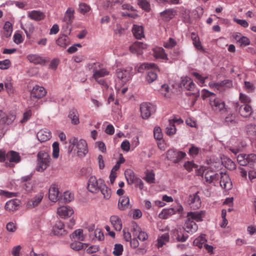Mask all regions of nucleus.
<instances>
[{
  "mask_svg": "<svg viewBox=\"0 0 256 256\" xmlns=\"http://www.w3.org/2000/svg\"><path fill=\"white\" fill-rule=\"evenodd\" d=\"M87 68L93 72L92 78L100 84L104 85L106 82L101 78L108 76L110 71L103 67L102 65L98 62H90L87 64Z\"/></svg>",
  "mask_w": 256,
  "mask_h": 256,
  "instance_id": "nucleus-1",
  "label": "nucleus"
},
{
  "mask_svg": "<svg viewBox=\"0 0 256 256\" xmlns=\"http://www.w3.org/2000/svg\"><path fill=\"white\" fill-rule=\"evenodd\" d=\"M70 144L68 152H71L76 146L74 150L76 151L78 156L80 158L84 157L88 152L87 143L84 140H78V138H72L70 140Z\"/></svg>",
  "mask_w": 256,
  "mask_h": 256,
  "instance_id": "nucleus-2",
  "label": "nucleus"
},
{
  "mask_svg": "<svg viewBox=\"0 0 256 256\" xmlns=\"http://www.w3.org/2000/svg\"><path fill=\"white\" fill-rule=\"evenodd\" d=\"M146 69H152L148 72L146 77V80L149 83H151L157 78L156 72L159 71V70L154 63H143L138 68V72H142L143 70Z\"/></svg>",
  "mask_w": 256,
  "mask_h": 256,
  "instance_id": "nucleus-3",
  "label": "nucleus"
},
{
  "mask_svg": "<svg viewBox=\"0 0 256 256\" xmlns=\"http://www.w3.org/2000/svg\"><path fill=\"white\" fill-rule=\"evenodd\" d=\"M50 159V155L47 152H40L38 154L36 170L40 172L44 171L49 166Z\"/></svg>",
  "mask_w": 256,
  "mask_h": 256,
  "instance_id": "nucleus-4",
  "label": "nucleus"
},
{
  "mask_svg": "<svg viewBox=\"0 0 256 256\" xmlns=\"http://www.w3.org/2000/svg\"><path fill=\"white\" fill-rule=\"evenodd\" d=\"M104 182L102 180H97L94 176H91L88 182V189L92 193H97Z\"/></svg>",
  "mask_w": 256,
  "mask_h": 256,
  "instance_id": "nucleus-5",
  "label": "nucleus"
},
{
  "mask_svg": "<svg viewBox=\"0 0 256 256\" xmlns=\"http://www.w3.org/2000/svg\"><path fill=\"white\" fill-rule=\"evenodd\" d=\"M140 110L142 118L147 119L156 111L154 105L150 103L144 102L140 105Z\"/></svg>",
  "mask_w": 256,
  "mask_h": 256,
  "instance_id": "nucleus-6",
  "label": "nucleus"
},
{
  "mask_svg": "<svg viewBox=\"0 0 256 256\" xmlns=\"http://www.w3.org/2000/svg\"><path fill=\"white\" fill-rule=\"evenodd\" d=\"M186 156V153L175 150H170L166 152V158L174 163H178Z\"/></svg>",
  "mask_w": 256,
  "mask_h": 256,
  "instance_id": "nucleus-7",
  "label": "nucleus"
},
{
  "mask_svg": "<svg viewBox=\"0 0 256 256\" xmlns=\"http://www.w3.org/2000/svg\"><path fill=\"white\" fill-rule=\"evenodd\" d=\"M132 68L128 67L126 69L118 68L116 71V75L118 78L120 79L122 82H126L132 76Z\"/></svg>",
  "mask_w": 256,
  "mask_h": 256,
  "instance_id": "nucleus-8",
  "label": "nucleus"
},
{
  "mask_svg": "<svg viewBox=\"0 0 256 256\" xmlns=\"http://www.w3.org/2000/svg\"><path fill=\"white\" fill-rule=\"evenodd\" d=\"M220 184L221 187L228 190L232 188V182L229 177V176L226 173L220 172Z\"/></svg>",
  "mask_w": 256,
  "mask_h": 256,
  "instance_id": "nucleus-9",
  "label": "nucleus"
},
{
  "mask_svg": "<svg viewBox=\"0 0 256 256\" xmlns=\"http://www.w3.org/2000/svg\"><path fill=\"white\" fill-rule=\"evenodd\" d=\"M236 110L240 116L245 118L250 117L252 112V109L250 104H246L240 106L238 104H236Z\"/></svg>",
  "mask_w": 256,
  "mask_h": 256,
  "instance_id": "nucleus-10",
  "label": "nucleus"
},
{
  "mask_svg": "<svg viewBox=\"0 0 256 256\" xmlns=\"http://www.w3.org/2000/svg\"><path fill=\"white\" fill-rule=\"evenodd\" d=\"M220 173H216L212 170H208L204 173V178L208 184L213 183L214 185L220 179Z\"/></svg>",
  "mask_w": 256,
  "mask_h": 256,
  "instance_id": "nucleus-11",
  "label": "nucleus"
},
{
  "mask_svg": "<svg viewBox=\"0 0 256 256\" xmlns=\"http://www.w3.org/2000/svg\"><path fill=\"white\" fill-rule=\"evenodd\" d=\"M46 94V89L43 86H34L30 92V98L40 99L44 97Z\"/></svg>",
  "mask_w": 256,
  "mask_h": 256,
  "instance_id": "nucleus-12",
  "label": "nucleus"
},
{
  "mask_svg": "<svg viewBox=\"0 0 256 256\" xmlns=\"http://www.w3.org/2000/svg\"><path fill=\"white\" fill-rule=\"evenodd\" d=\"M232 85V81L229 80H225L220 82H210L209 84L211 88H216L220 91L224 90L226 88H230Z\"/></svg>",
  "mask_w": 256,
  "mask_h": 256,
  "instance_id": "nucleus-13",
  "label": "nucleus"
},
{
  "mask_svg": "<svg viewBox=\"0 0 256 256\" xmlns=\"http://www.w3.org/2000/svg\"><path fill=\"white\" fill-rule=\"evenodd\" d=\"M210 104L212 109L217 112L224 110L226 106L224 102L218 98H211L210 100Z\"/></svg>",
  "mask_w": 256,
  "mask_h": 256,
  "instance_id": "nucleus-14",
  "label": "nucleus"
},
{
  "mask_svg": "<svg viewBox=\"0 0 256 256\" xmlns=\"http://www.w3.org/2000/svg\"><path fill=\"white\" fill-rule=\"evenodd\" d=\"M147 48V45L143 42H136L134 43L130 47V51L137 55H141L143 53V50Z\"/></svg>",
  "mask_w": 256,
  "mask_h": 256,
  "instance_id": "nucleus-15",
  "label": "nucleus"
},
{
  "mask_svg": "<svg viewBox=\"0 0 256 256\" xmlns=\"http://www.w3.org/2000/svg\"><path fill=\"white\" fill-rule=\"evenodd\" d=\"M188 203L190 208L196 210L201 206V200L198 193L190 195L188 200Z\"/></svg>",
  "mask_w": 256,
  "mask_h": 256,
  "instance_id": "nucleus-16",
  "label": "nucleus"
},
{
  "mask_svg": "<svg viewBox=\"0 0 256 256\" xmlns=\"http://www.w3.org/2000/svg\"><path fill=\"white\" fill-rule=\"evenodd\" d=\"M74 212L73 209L68 206H62L58 208L57 213L62 218L70 216Z\"/></svg>",
  "mask_w": 256,
  "mask_h": 256,
  "instance_id": "nucleus-17",
  "label": "nucleus"
},
{
  "mask_svg": "<svg viewBox=\"0 0 256 256\" xmlns=\"http://www.w3.org/2000/svg\"><path fill=\"white\" fill-rule=\"evenodd\" d=\"M182 206L176 210L174 208H170L168 209H164L159 214V217L166 219L169 218L170 216L176 214V212L178 211V212H180L182 210Z\"/></svg>",
  "mask_w": 256,
  "mask_h": 256,
  "instance_id": "nucleus-18",
  "label": "nucleus"
},
{
  "mask_svg": "<svg viewBox=\"0 0 256 256\" xmlns=\"http://www.w3.org/2000/svg\"><path fill=\"white\" fill-rule=\"evenodd\" d=\"M43 198L44 194L42 192L38 193L34 197L28 202L26 206L29 208L36 206L41 202Z\"/></svg>",
  "mask_w": 256,
  "mask_h": 256,
  "instance_id": "nucleus-19",
  "label": "nucleus"
},
{
  "mask_svg": "<svg viewBox=\"0 0 256 256\" xmlns=\"http://www.w3.org/2000/svg\"><path fill=\"white\" fill-rule=\"evenodd\" d=\"M180 86L190 91H194L196 86L192 79L188 77L182 78Z\"/></svg>",
  "mask_w": 256,
  "mask_h": 256,
  "instance_id": "nucleus-20",
  "label": "nucleus"
},
{
  "mask_svg": "<svg viewBox=\"0 0 256 256\" xmlns=\"http://www.w3.org/2000/svg\"><path fill=\"white\" fill-rule=\"evenodd\" d=\"M28 17L32 20L40 21L44 19L45 14L40 10H34L28 12Z\"/></svg>",
  "mask_w": 256,
  "mask_h": 256,
  "instance_id": "nucleus-21",
  "label": "nucleus"
},
{
  "mask_svg": "<svg viewBox=\"0 0 256 256\" xmlns=\"http://www.w3.org/2000/svg\"><path fill=\"white\" fill-rule=\"evenodd\" d=\"M36 137L39 141L44 142L50 138L51 133L48 129H42L37 133Z\"/></svg>",
  "mask_w": 256,
  "mask_h": 256,
  "instance_id": "nucleus-22",
  "label": "nucleus"
},
{
  "mask_svg": "<svg viewBox=\"0 0 256 256\" xmlns=\"http://www.w3.org/2000/svg\"><path fill=\"white\" fill-rule=\"evenodd\" d=\"M59 191L58 186L52 184L49 189V198L52 202H56L58 200Z\"/></svg>",
  "mask_w": 256,
  "mask_h": 256,
  "instance_id": "nucleus-23",
  "label": "nucleus"
},
{
  "mask_svg": "<svg viewBox=\"0 0 256 256\" xmlns=\"http://www.w3.org/2000/svg\"><path fill=\"white\" fill-rule=\"evenodd\" d=\"M74 10L72 8H68L64 13L63 21L67 24H70L74 19Z\"/></svg>",
  "mask_w": 256,
  "mask_h": 256,
  "instance_id": "nucleus-24",
  "label": "nucleus"
},
{
  "mask_svg": "<svg viewBox=\"0 0 256 256\" xmlns=\"http://www.w3.org/2000/svg\"><path fill=\"white\" fill-rule=\"evenodd\" d=\"M6 160L10 163H18L21 160L19 153L14 150L8 152L6 154Z\"/></svg>",
  "mask_w": 256,
  "mask_h": 256,
  "instance_id": "nucleus-25",
  "label": "nucleus"
},
{
  "mask_svg": "<svg viewBox=\"0 0 256 256\" xmlns=\"http://www.w3.org/2000/svg\"><path fill=\"white\" fill-rule=\"evenodd\" d=\"M26 58L30 62L35 64H42L45 62V60L38 54H28Z\"/></svg>",
  "mask_w": 256,
  "mask_h": 256,
  "instance_id": "nucleus-26",
  "label": "nucleus"
},
{
  "mask_svg": "<svg viewBox=\"0 0 256 256\" xmlns=\"http://www.w3.org/2000/svg\"><path fill=\"white\" fill-rule=\"evenodd\" d=\"M110 222L116 230L120 231L122 229V222L120 218L118 216L114 215L111 216Z\"/></svg>",
  "mask_w": 256,
  "mask_h": 256,
  "instance_id": "nucleus-27",
  "label": "nucleus"
},
{
  "mask_svg": "<svg viewBox=\"0 0 256 256\" xmlns=\"http://www.w3.org/2000/svg\"><path fill=\"white\" fill-rule=\"evenodd\" d=\"M184 230L187 232L193 233L197 230L198 226L195 222L188 218L184 224Z\"/></svg>",
  "mask_w": 256,
  "mask_h": 256,
  "instance_id": "nucleus-28",
  "label": "nucleus"
},
{
  "mask_svg": "<svg viewBox=\"0 0 256 256\" xmlns=\"http://www.w3.org/2000/svg\"><path fill=\"white\" fill-rule=\"evenodd\" d=\"M64 224L60 221L58 222L53 228V232L54 235H64L66 234L64 229Z\"/></svg>",
  "mask_w": 256,
  "mask_h": 256,
  "instance_id": "nucleus-29",
  "label": "nucleus"
},
{
  "mask_svg": "<svg viewBox=\"0 0 256 256\" xmlns=\"http://www.w3.org/2000/svg\"><path fill=\"white\" fill-rule=\"evenodd\" d=\"M118 207L120 210H124L130 207V198L124 196L120 197L118 202Z\"/></svg>",
  "mask_w": 256,
  "mask_h": 256,
  "instance_id": "nucleus-30",
  "label": "nucleus"
},
{
  "mask_svg": "<svg viewBox=\"0 0 256 256\" xmlns=\"http://www.w3.org/2000/svg\"><path fill=\"white\" fill-rule=\"evenodd\" d=\"M170 234L168 233H164L159 236L157 239V247L158 248H162L170 242Z\"/></svg>",
  "mask_w": 256,
  "mask_h": 256,
  "instance_id": "nucleus-31",
  "label": "nucleus"
},
{
  "mask_svg": "<svg viewBox=\"0 0 256 256\" xmlns=\"http://www.w3.org/2000/svg\"><path fill=\"white\" fill-rule=\"evenodd\" d=\"M20 201L18 200H12L6 203L5 208L8 211H14L18 209Z\"/></svg>",
  "mask_w": 256,
  "mask_h": 256,
  "instance_id": "nucleus-32",
  "label": "nucleus"
},
{
  "mask_svg": "<svg viewBox=\"0 0 256 256\" xmlns=\"http://www.w3.org/2000/svg\"><path fill=\"white\" fill-rule=\"evenodd\" d=\"M239 121L238 116L235 114H228L224 122L228 126H234Z\"/></svg>",
  "mask_w": 256,
  "mask_h": 256,
  "instance_id": "nucleus-33",
  "label": "nucleus"
},
{
  "mask_svg": "<svg viewBox=\"0 0 256 256\" xmlns=\"http://www.w3.org/2000/svg\"><path fill=\"white\" fill-rule=\"evenodd\" d=\"M2 118V124H10L15 120L16 116L12 112L6 113L4 112Z\"/></svg>",
  "mask_w": 256,
  "mask_h": 256,
  "instance_id": "nucleus-34",
  "label": "nucleus"
},
{
  "mask_svg": "<svg viewBox=\"0 0 256 256\" xmlns=\"http://www.w3.org/2000/svg\"><path fill=\"white\" fill-rule=\"evenodd\" d=\"M68 117L71 120V122L73 124L76 125L79 124V114L76 109L72 108L70 111Z\"/></svg>",
  "mask_w": 256,
  "mask_h": 256,
  "instance_id": "nucleus-35",
  "label": "nucleus"
},
{
  "mask_svg": "<svg viewBox=\"0 0 256 256\" xmlns=\"http://www.w3.org/2000/svg\"><path fill=\"white\" fill-rule=\"evenodd\" d=\"M132 32L134 36L136 39H140L144 37V28L142 26L134 24L132 28Z\"/></svg>",
  "mask_w": 256,
  "mask_h": 256,
  "instance_id": "nucleus-36",
  "label": "nucleus"
},
{
  "mask_svg": "<svg viewBox=\"0 0 256 256\" xmlns=\"http://www.w3.org/2000/svg\"><path fill=\"white\" fill-rule=\"evenodd\" d=\"M204 214L202 212H189L188 213V218L193 221L197 222H200L202 220V217Z\"/></svg>",
  "mask_w": 256,
  "mask_h": 256,
  "instance_id": "nucleus-37",
  "label": "nucleus"
},
{
  "mask_svg": "<svg viewBox=\"0 0 256 256\" xmlns=\"http://www.w3.org/2000/svg\"><path fill=\"white\" fill-rule=\"evenodd\" d=\"M126 178L129 184H134V181L138 178L134 174L132 170L128 169L124 172Z\"/></svg>",
  "mask_w": 256,
  "mask_h": 256,
  "instance_id": "nucleus-38",
  "label": "nucleus"
},
{
  "mask_svg": "<svg viewBox=\"0 0 256 256\" xmlns=\"http://www.w3.org/2000/svg\"><path fill=\"white\" fill-rule=\"evenodd\" d=\"M56 44L62 48H66L70 44V40L67 36L64 35L58 38L56 40Z\"/></svg>",
  "mask_w": 256,
  "mask_h": 256,
  "instance_id": "nucleus-39",
  "label": "nucleus"
},
{
  "mask_svg": "<svg viewBox=\"0 0 256 256\" xmlns=\"http://www.w3.org/2000/svg\"><path fill=\"white\" fill-rule=\"evenodd\" d=\"M99 191L101 192L102 194L104 196V198L106 200H108L110 198L112 194L111 190L106 186L104 182L100 187Z\"/></svg>",
  "mask_w": 256,
  "mask_h": 256,
  "instance_id": "nucleus-40",
  "label": "nucleus"
},
{
  "mask_svg": "<svg viewBox=\"0 0 256 256\" xmlns=\"http://www.w3.org/2000/svg\"><path fill=\"white\" fill-rule=\"evenodd\" d=\"M3 35L6 37H10L12 32V26L10 22H6L3 28Z\"/></svg>",
  "mask_w": 256,
  "mask_h": 256,
  "instance_id": "nucleus-41",
  "label": "nucleus"
},
{
  "mask_svg": "<svg viewBox=\"0 0 256 256\" xmlns=\"http://www.w3.org/2000/svg\"><path fill=\"white\" fill-rule=\"evenodd\" d=\"M160 16L164 20L168 21L173 18L174 12L172 9H168L162 12Z\"/></svg>",
  "mask_w": 256,
  "mask_h": 256,
  "instance_id": "nucleus-42",
  "label": "nucleus"
},
{
  "mask_svg": "<svg viewBox=\"0 0 256 256\" xmlns=\"http://www.w3.org/2000/svg\"><path fill=\"white\" fill-rule=\"evenodd\" d=\"M206 242V240L205 235L202 234L194 240L193 244L194 246H197L199 248H202L203 245L204 246Z\"/></svg>",
  "mask_w": 256,
  "mask_h": 256,
  "instance_id": "nucleus-43",
  "label": "nucleus"
},
{
  "mask_svg": "<svg viewBox=\"0 0 256 256\" xmlns=\"http://www.w3.org/2000/svg\"><path fill=\"white\" fill-rule=\"evenodd\" d=\"M154 54L156 58H160L165 60L167 58V55L165 53L164 50L161 48H158L154 50Z\"/></svg>",
  "mask_w": 256,
  "mask_h": 256,
  "instance_id": "nucleus-44",
  "label": "nucleus"
},
{
  "mask_svg": "<svg viewBox=\"0 0 256 256\" xmlns=\"http://www.w3.org/2000/svg\"><path fill=\"white\" fill-rule=\"evenodd\" d=\"M4 87L8 94H12L14 92V90L12 82V79L10 78L6 79L4 81Z\"/></svg>",
  "mask_w": 256,
  "mask_h": 256,
  "instance_id": "nucleus-45",
  "label": "nucleus"
},
{
  "mask_svg": "<svg viewBox=\"0 0 256 256\" xmlns=\"http://www.w3.org/2000/svg\"><path fill=\"white\" fill-rule=\"evenodd\" d=\"M70 248L75 250H80L84 248H86L88 245L86 244L82 243L78 241H74L72 242L70 245Z\"/></svg>",
  "mask_w": 256,
  "mask_h": 256,
  "instance_id": "nucleus-46",
  "label": "nucleus"
},
{
  "mask_svg": "<svg viewBox=\"0 0 256 256\" xmlns=\"http://www.w3.org/2000/svg\"><path fill=\"white\" fill-rule=\"evenodd\" d=\"M176 130L175 124H174V122L172 120H169V124L166 128V133L168 136L174 135L176 134Z\"/></svg>",
  "mask_w": 256,
  "mask_h": 256,
  "instance_id": "nucleus-47",
  "label": "nucleus"
},
{
  "mask_svg": "<svg viewBox=\"0 0 256 256\" xmlns=\"http://www.w3.org/2000/svg\"><path fill=\"white\" fill-rule=\"evenodd\" d=\"M154 174L152 170H146V176L144 179L148 183L152 184L154 182Z\"/></svg>",
  "mask_w": 256,
  "mask_h": 256,
  "instance_id": "nucleus-48",
  "label": "nucleus"
},
{
  "mask_svg": "<svg viewBox=\"0 0 256 256\" xmlns=\"http://www.w3.org/2000/svg\"><path fill=\"white\" fill-rule=\"evenodd\" d=\"M192 40L194 45L198 50L202 49L201 42L198 36L196 34L192 32Z\"/></svg>",
  "mask_w": 256,
  "mask_h": 256,
  "instance_id": "nucleus-49",
  "label": "nucleus"
},
{
  "mask_svg": "<svg viewBox=\"0 0 256 256\" xmlns=\"http://www.w3.org/2000/svg\"><path fill=\"white\" fill-rule=\"evenodd\" d=\"M83 230L81 229H78L76 230L72 234L71 238H77L80 241H83L84 240V237L82 234Z\"/></svg>",
  "mask_w": 256,
  "mask_h": 256,
  "instance_id": "nucleus-50",
  "label": "nucleus"
},
{
  "mask_svg": "<svg viewBox=\"0 0 256 256\" xmlns=\"http://www.w3.org/2000/svg\"><path fill=\"white\" fill-rule=\"evenodd\" d=\"M237 161L240 166H246L248 165L246 154H238L237 156Z\"/></svg>",
  "mask_w": 256,
  "mask_h": 256,
  "instance_id": "nucleus-51",
  "label": "nucleus"
},
{
  "mask_svg": "<svg viewBox=\"0 0 256 256\" xmlns=\"http://www.w3.org/2000/svg\"><path fill=\"white\" fill-rule=\"evenodd\" d=\"M62 196L65 203L70 202L74 200V194L70 191L64 192Z\"/></svg>",
  "mask_w": 256,
  "mask_h": 256,
  "instance_id": "nucleus-52",
  "label": "nucleus"
},
{
  "mask_svg": "<svg viewBox=\"0 0 256 256\" xmlns=\"http://www.w3.org/2000/svg\"><path fill=\"white\" fill-rule=\"evenodd\" d=\"M138 4L142 10L146 12L150 10V4L146 0H138Z\"/></svg>",
  "mask_w": 256,
  "mask_h": 256,
  "instance_id": "nucleus-53",
  "label": "nucleus"
},
{
  "mask_svg": "<svg viewBox=\"0 0 256 256\" xmlns=\"http://www.w3.org/2000/svg\"><path fill=\"white\" fill-rule=\"evenodd\" d=\"M154 135L156 139L161 140L162 138V130L159 126H156L154 130Z\"/></svg>",
  "mask_w": 256,
  "mask_h": 256,
  "instance_id": "nucleus-54",
  "label": "nucleus"
},
{
  "mask_svg": "<svg viewBox=\"0 0 256 256\" xmlns=\"http://www.w3.org/2000/svg\"><path fill=\"white\" fill-rule=\"evenodd\" d=\"M123 252V246L121 244H116L114 245L113 254L116 256H119L122 254Z\"/></svg>",
  "mask_w": 256,
  "mask_h": 256,
  "instance_id": "nucleus-55",
  "label": "nucleus"
},
{
  "mask_svg": "<svg viewBox=\"0 0 256 256\" xmlns=\"http://www.w3.org/2000/svg\"><path fill=\"white\" fill-rule=\"evenodd\" d=\"M239 99L242 104H250L251 102L250 97L242 93H240Z\"/></svg>",
  "mask_w": 256,
  "mask_h": 256,
  "instance_id": "nucleus-56",
  "label": "nucleus"
},
{
  "mask_svg": "<svg viewBox=\"0 0 256 256\" xmlns=\"http://www.w3.org/2000/svg\"><path fill=\"white\" fill-rule=\"evenodd\" d=\"M192 75L198 80L199 84L202 86L205 82V80L208 78L207 76H203L200 74L194 72L192 73Z\"/></svg>",
  "mask_w": 256,
  "mask_h": 256,
  "instance_id": "nucleus-57",
  "label": "nucleus"
},
{
  "mask_svg": "<svg viewBox=\"0 0 256 256\" xmlns=\"http://www.w3.org/2000/svg\"><path fill=\"white\" fill-rule=\"evenodd\" d=\"M90 9V6L86 3H80L79 4V12L82 14L88 12Z\"/></svg>",
  "mask_w": 256,
  "mask_h": 256,
  "instance_id": "nucleus-58",
  "label": "nucleus"
},
{
  "mask_svg": "<svg viewBox=\"0 0 256 256\" xmlns=\"http://www.w3.org/2000/svg\"><path fill=\"white\" fill-rule=\"evenodd\" d=\"M11 65L10 61L8 59H6L3 60H0V69L7 70Z\"/></svg>",
  "mask_w": 256,
  "mask_h": 256,
  "instance_id": "nucleus-59",
  "label": "nucleus"
},
{
  "mask_svg": "<svg viewBox=\"0 0 256 256\" xmlns=\"http://www.w3.org/2000/svg\"><path fill=\"white\" fill-rule=\"evenodd\" d=\"M246 132L248 134L256 135V126L250 124L246 126Z\"/></svg>",
  "mask_w": 256,
  "mask_h": 256,
  "instance_id": "nucleus-60",
  "label": "nucleus"
},
{
  "mask_svg": "<svg viewBox=\"0 0 256 256\" xmlns=\"http://www.w3.org/2000/svg\"><path fill=\"white\" fill-rule=\"evenodd\" d=\"M52 156L54 158H58L59 156V144L58 142H54L52 144Z\"/></svg>",
  "mask_w": 256,
  "mask_h": 256,
  "instance_id": "nucleus-61",
  "label": "nucleus"
},
{
  "mask_svg": "<svg viewBox=\"0 0 256 256\" xmlns=\"http://www.w3.org/2000/svg\"><path fill=\"white\" fill-rule=\"evenodd\" d=\"M32 114V112L30 110H27L23 114V118L20 120V122L23 124L26 121H28L30 118L31 117Z\"/></svg>",
  "mask_w": 256,
  "mask_h": 256,
  "instance_id": "nucleus-62",
  "label": "nucleus"
},
{
  "mask_svg": "<svg viewBox=\"0 0 256 256\" xmlns=\"http://www.w3.org/2000/svg\"><path fill=\"white\" fill-rule=\"evenodd\" d=\"M248 164H252L256 162V154H246Z\"/></svg>",
  "mask_w": 256,
  "mask_h": 256,
  "instance_id": "nucleus-63",
  "label": "nucleus"
},
{
  "mask_svg": "<svg viewBox=\"0 0 256 256\" xmlns=\"http://www.w3.org/2000/svg\"><path fill=\"white\" fill-rule=\"evenodd\" d=\"M14 41L16 44H20L23 42V38L20 33H15L14 36Z\"/></svg>",
  "mask_w": 256,
  "mask_h": 256,
  "instance_id": "nucleus-64",
  "label": "nucleus"
}]
</instances>
